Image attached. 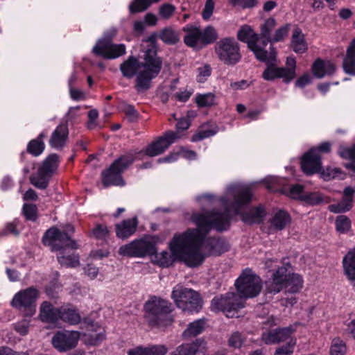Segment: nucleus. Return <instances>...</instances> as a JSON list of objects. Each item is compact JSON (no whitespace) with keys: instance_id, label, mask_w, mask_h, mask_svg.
<instances>
[{"instance_id":"45","label":"nucleus","mask_w":355,"mask_h":355,"mask_svg":"<svg viewBox=\"0 0 355 355\" xmlns=\"http://www.w3.org/2000/svg\"><path fill=\"white\" fill-rule=\"evenodd\" d=\"M339 155L343 158L351 159V162L345 166L347 168H350L355 171V146L351 148H341L339 150Z\"/></svg>"},{"instance_id":"2","label":"nucleus","mask_w":355,"mask_h":355,"mask_svg":"<svg viewBox=\"0 0 355 355\" xmlns=\"http://www.w3.org/2000/svg\"><path fill=\"white\" fill-rule=\"evenodd\" d=\"M142 61L129 56L120 65L122 75L127 78H135V89L143 92L149 89L151 82L158 76L163 65L162 58L158 56L155 39L151 36L144 42Z\"/></svg>"},{"instance_id":"53","label":"nucleus","mask_w":355,"mask_h":355,"mask_svg":"<svg viewBox=\"0 0 355 355\" xmlns=\"http://www.w3.org/2000/svg\"><path fill=\"white\" fill-rule=\"evenodd\" d=\"M211 69L209 64H205L198 68L197 80L199 83H204L210 76Z\"/></svg>"},{"instance_id":"16","label":"nucleus","mask_w":355,"mask_h":355,"mask_svg":"<svg viewBox=\"0 0 355 355\" xmlns=\"http://www.w3.org/2000/svg\"><path fill=\"white\" fill-rule=\"evenodd\" d=\"M211 309L221 311L227 317H233L235 312L244 306V302L234 293H228L225 297H215L211 303Z\"/></svg>"},{"instance_id":"26","label":"nucleus","mask_w":355,"mask_h":355,"mask_svg":"<svg viewBox=\"0 0 355 355\" xmlns=\"http://www.w3.org/2000/svg\"><path fill=\"white\" fill-rule=\"evenodd\" d=\"M355 190L347 187L343 191V197L340 202L329 206V210L334 213H342L349 211L352 207L353 196Z\"/></svg>"},{"instance_id":"40","label":"nucleus","mask_w":355,"mask_h":355,"mask_svg":"<svg viewBox=\"0 0 355 355\" xmlns=\"http://www.w3.org/2000/svg\"><path fill=\"white\" fill-rule=\"evenodd\" d=\"M45 136L44 132H41L36 139L31 140L27 146V151L34 156L41 155L45 148L43 141Z\"/></svg>"},{"instance_id":"59","label":"nucleus","mask_w":355,"mask_h":355,"mask_svg":"<svg viewBox=\"0 0 355 355\" xmlns=\"http://www.w3.org/2000/svg\"><path fill=\"white\" fill-rule=\"evenodd\" d=\"M289 195L293 198H297L302 200V196L304 195L303 187L300 184H295L291 187Z\"/></svg>"},{"instance_id":"63","label":"nucleus","mask_w":355,"mask_h":355,"mask_svg":"<svg viewBox=\"0 0 355 355\" xmlns=\"http://www.w3.org/2000/svg\"><path fill=\"white\" fill-rule=\"evenodd\" d=\"M12 234L13 235H18L19 232L16 229V223L14 221L12 223H8L5 229L0 233L1 235H8Z\"/></svg>"},{"instance_id":"39","label":"nucleus","mask_w":355,"mask_h":355,"mask_svg":"<svg viewBox=\"0 0 355 355\" xmlns=\"http://www.w3.org/2000/svg\"><path fill=\"white\" fill-rule=\"evenodd\" d=\"M180 156L189 159H194L196 157V154L193 150H189L181 147L178 152L171 153L169 155L164 158H159L157 161L159 163L173 162L177 160Z\"/></svg>"},{"instance_id":"21","label":"nucleus","mask_w":355,"mask_h":355,"mask_svg":"<svg viewBox=\"0 0 355 355\" xmlns=\"http://www.w3.org/2000/svg\"><path fill=\"white\" fill-rule=\"evenodd\" d=\"M294 331L292 327L266 331L262 334L261 340L266 345L277 344L289 338Z\"/></svg>"},{"instance_id":"22","label":"nucleus","mask_w":355,"mask_h":355,"mask_svg":"<svg viewBox=\"0 0 355 355\" xmlns=\"http://www.w3.org/2000/svg\"><path fill=\"white\" fill-rule=\"evenodd\" d=\"M68 139L69 128L67 121L59 124L52 132L49 144L52 148L61 150L66 146Z\"/></svg>"},{"instance_id":"50","label":"nucleus","mask_w":355,"mask_h":355,"mask_svg":"<svg viewBox=\"0 0 355 355\" xmlns=\"http://www.w3.org/2000/svg\"><path fill=\"white\" fill-rule=\"evenodd\" d=\"M296 340L291 339L286 345L276 349L274 355H292Z\"/></svg>"},{"instance_id":"49","label":"nucleus","mask_w":355,"mask_h":355,"mask_svg":"<svg viewBox=\"0 0 355 355\" xmlns=\"http://www.w3.org/2000/svg\"><path fill=\"white\" fill-rule=\"evenodd\" d=\"M175 7L170 3L162 4L159 8V16L164 19H170L175 12Z\"/></svg>"},{"instance_id":"3","label":"nucleus","mask_w":355,"mask_h":355,"mask_svg":"<svg viewBox=\"0 0 355 355\" xmlns=\"http://www.w3.org/2000/svg\"><path fill=\"white\" fill-rule=\"evenodd\" d=\"M191 234L192 231L175 234L168 245L171 252L163 251L155 255L157 264L162 267H168L175 261L179 260L189 267H196L202 261V255Z\"/></svg>"},{"instance_id":"30","label":"nucleus","mask_w":355,"mask_h":355,"mask_svg":"<svg viewBox=\"0 0 355 355\" xmlns=\"http://www.w3.org/2000/svg\"><path fill=\"white\" fill-rule=\"evenodd\" d=\"M335 70V64L329 60L324 61L321 59H317L312 65L313 74L318 78L331 75Z\"/></svg>"},{"instance_id":"18","label":"nucleus","mask_w":355,"mask_h":355,"mask_svg":"<svg viewBox=\"0 0 355 355\" xmlns=\"http://www.w3.org/2000/svg\"><path fill=\"white\" fill-rule=\"evenodd\" d=\"M180 137L181 135L178 132L168 131L163 136L148 145L144 150V153L149 157L157 156L164 153Z\"/></svg>"},{"instance_id":"38","label":"nucleus","mask_w":355,"mask_h":355,"mask_svg":"<svg viewBox=\"0 0 355 355\" xmlns=\"http://www.w3.org/2000/svg\"><path fill=\"white\" fill-rule=\"evenodd\" d=\"M205 327V320L204 319L195 320L188 325V327L183 332L182 336L184 339L195 337L204 331Z\"/></svg>"},{"instance_id":"64","label":"nucleus","mask_w":355,"mask_h":355,"mask_svg":"<svg viewBox=\"0 0 355 355\" xmlns=\"http://www.w3.org/2000/svg\"><path fill=\"white\" fill-rule=\"evenodd\" d=\"M85 272L90 279H94L98 274V268L92 265H87L85 268Z\"/></svg>"},{"instance_id":"7","label":"nucleus","mask_w":355,"mask_h":355,"mask_svg":"<svg viewBox=\"0 0 355 355\" xmlns=\"http://www.w3.org/2000/svg\"><path fill=\"white\" fill-rule=\"evenodd\" d=\"M182 31L184 33V44L196 50L214 43L218 37L216 30L211 25L202 30L199 26L189 24L183 27Z\"/></svg>"},{"instance_id":"1","label":"nucleus","mask_w":355,"mask_h":355,"mask_svg":"<svg viewBox=\"0 0 355 355\" xmlns=\"http://www.w3.org/2000/svg\"><path fill=\"white\" fill-rule=\"evenodd\" d=\"M252 193L250 189L241 184H230L227 187L225 195L216 198L211 194H205L197 198L204 205L205 202L214 204L218 201L223 207V211L213 209L210 211L194 212L191 216V221L196 228H190L191 235L197 243V247L202 255V261L196 265H201L208 255H219L227 250L225 242L216 238H207V234L212 229L223 231L227 229L231 218L230 211L235 214L239 213L242 207L250 202Z\"/></svg>"},{"instance_id":"14","label":"nucleus","mask_w":355,"mask_h":355,"mask_svg":"<svg viewBox=\"0 0 355 355\" xmlns=\"http://www.w3.org/2000/svg\"><path fill=\"white\" fill-rule=\"evenodd\" d=\"M58 162L59 157L57 154L53 153L49 155L39 168L37 173L31 175L30 178L31 183L37 188L46 189L49 184V178L58 168Z\"/></svg>"},{"instance_id":"13","label":"nucleus","mask_w":355,"mask_h":355,"mask_svg":"<svg viewBox=\"0 0 355 355\" xmlns=\"http://www.w3.org/2000/svg\"><path fill=\"white\" fill-rule=\"evenodd\" d=\"M276 26L277 21L273 17L266 19L260 26V34L259 35L261 39L260 42L261 46H263V49H266L268 43L272 44L274 43L282 42L287 37L291 29V24H286L279 27L272 35V33Z\"/></svg>"},{"instance_id":"8","label":"nucleus","mask_w":355,"mask_h":355,"mask_svg":"<svg viewBox=\"0 0 355 355\" xmlns=\"http://www.w3.org/2000/svg\"><path fill=\"white\" fill-rule=\"evenodd\" d=\"M171 298L176 306L184 311L198 312L202 307L200 295L195 291L180 284L173 287Z\"/></svg>"},{"instance_id":"25","label":"nucleus","mask_w":355,"mask_h":355,"mask_svg":"<svg viewBox=\"0 0 355 355\" xmlns=\"http://www.w3.org/2000/svg\"><path fill=\"white\" fill-rule=\"evenodd\" d=\"M291 223L289 214L283 210L275 212L269 220L270 227L268 233L282 230Z\"/></svg>"},{"instance_id":"48","label":"nucleus","mask_w":355,"mask_h":355,"mask_svg":"<svg viewBox=\"0 0 355 355\" xmlns=\"http://www.w3.org/2000/svg\"><path fill=\"white\" fill-rule=\"evenodd\" d=\"M302 200L308 204L314 205L322 202L323 198L320 193L317 192H313L304 193V195L302 196Z\"/></svg>"},{"instance_id":"5","label":"nucleus","mask_w":355,"mask_h":355,"mask_svg":"<svg viewBox=\"0 0 355 355\" xmlns=\"http://www.w3.org/2000/svg\"><path fill=\"white\" fill-rule=\"evenodd\" d=\"M302 277L296 273H288L286 266L278 268L272 279L266 282L268 293H277L283 288L291 293H298L303 287Z\"/></svg>"},{"instance_id":"24","label":"nucleus","mask_w":355,"mask_h":355,"mask_svg":"<svg viewBox=\"0 0 355 355\" xmlns=\"http://www.w3.org/2000/svg\"><path fill=\"white\" fill-rule=\"evenodd\" d=\"M137 225L138 220L136 216L123 220L115 225L116 235L121 239H127L135 233Z\"/></svg>"},{"instance_id":"33","label":"nucleus","mask_w":355,"mask_h":355,"mask_svg":"<svg viewBox=\"0 0 355 355\" xmlns=\"http://www.w3.org/2000/svg\"><path fill=\"white\" fill-rule=\"evenodd\" d=\"M291 46L297 53H304L308 49L304 35L299 28H295L293 31Z\"/></svg>"},{"instance_id":"37","label":"nucleus","mask_w":355,"mask_h":355,"mask_svg":"<svg viewBox=\"0 0 355 355\" xmlns=\"http://www.w3.org/2000/svg\"><path fill=\"white\" fill-rule=\"evenodd\" d=\"M203 340H196L191 343L183 344L178 347L170 355H196Z\"/></svg>"},{"instance_id":"57","label":"nucleus","mask_w":355,"mask_h":355,"mask_svg":"<svg viewBox=\"0 0 355 355\" xmlns=\"http://www.w3.org/2000/svg\"><path fill=\"white\" fill-rule=\"evenodd\" d=\"M37 208L33 205H24L23 211L28 220H35L36 218Z\"/></svg>"},{"instance_id":"51","label":"nucleus","mask_w":355,"mask_h":355,"mask_svg":"<svg viewBox=\"0 0 355 355\" xmlns=\"http://www.w3.org/2000/svg\"><path fill=\"white\" fill-rule=\"evenodd\" d=\"M121 110L124 112L129 121L133 122L138 119L139 114L132 105H123Z\"/></svg>"},{"instance_id":"58","label":"nucleus","mask_w":355,"mask_h":355,"mask_svg":"<svg viewBox=\"0 0 355 355\" xmlns=\"http://www.w3.org/2000/svg\"><path fill=\"white\" fill-rule=\"evenodd\" d=\"M340 173V170L338 168H327L322 173V176L324 180H330L336 178Z\"/></svg>"},{"instance_id":"27","label":"nucleus","mask_w":355,"mask_h":355,"mask_svg":"<svg viewBox=\"0 0 355 355\" xmlns=\"http://www.w3.org/2000/svg\"><path fill=\"white\" fill-rule=\"evenodd\" d=\"M85 341L88 345H96L105 338V330L96 323H90L84 334Z\"/></svg>"},{"instance_id":"32","label":"nucleus","mask_w":355,"mask_h":355,"mask_svg":"<svg viewBox=\"0 0 355 355\" xmlns=\"http://www.w3.org/2000/svg\"><path fill=\"white\" fill-rule=\"evenodd\" d=\"M344 274L350 281L355 280V247L350 250L343 259Z\"/></svg>"},{"instance_id":"44","label":"nucleus","mask_w":355,"mask_h":355,"mask_svg":"<svg viewBox=\"0 0 355 355\" xmlns=\"http://www.w3.org/2000/svg\"><path fill=\"white\" fill-rule=\"evenodd\" d=\"M216 96L214 93L209 92L206 94H197L196 96V103L198 107H210L214 105Z\"/></svg>"},{"instance_id":"6","label":"nucleus","mask_w":355,"mask_h":355,"mask_svg":"<svg viewBox=\"0 0 355 355\" xmlns=\"http://www.w3.org/2000/svg\"><path fill=\"white\" fill-rule=\"evenodd\" d=\"M145 318L152 326H167L173 319L169 313L173 311L170 302L157 296H152L144 305Z\"/></svg>"},{"instance_id":"46","label":"nucleus","mask_w":355,"mask_h":355,"mask_svg":"<svg viewBox=\"0 0 355 355\" xmlns=\"http://www.w3.org/2000/svg\"><path fill=\"white\" fill-rule=\"evenodd\" d=\"M336 227L338 232L345 233L350 229L351 222L347 216H339L336 220Z\"/></svg>"},{"instance_id":"35","label":"nucleus","mask_w":355,"mask_h":355,"mask_svg":"<svg viewBox=\"0 0 355 355\" xmlns=\"http://www.w3.org/2000/svg\"><path fill=\"white\" fill-rule=\"evenodd\" d=\"M266 211L261 207L252 208L242 215V220L247 223H258L262 221Z\"/></svg>"},{"instance_id":"47","label":"nucleus","mask_w":355,"mask_h":355,"mask_svg":"<svg viewBox=\"0 0 355 355\" xmlns=\"http://www.w3.org/2000/svg\"><path fill=\"white\" fill-rule=\"evenodd\" d=\"M295 77L294 70L286 67H277V78L283 79L284 83H290Z\"/></svg>"},{"instance_id":"23","label":"nucleus","mask_w":355,"mask_h":355,"mask_svg":"<svg viewBox=\"0 0 355 355\" xmlns=\"http://www.w3.org/2000/svg\"><path fill=\"white\" fill-rule=\"evenodd\" d=\"M321 157L315 149L305 153L301 161V168L306 175L318 172L321 168Z\"/></svg>"},{"instance_id":"61","label":"nucleus","mask_w":355,"mask_h":355,"mask_svg":"<svg viewBox=\"0 0 355 355\" xmlns=\"http://www.w3.org/2000/svg\"><path fill=\"white\" fill-rule=\"evenodd\" d=\"M312 78L310 74L305 73L300 76L296 81L295 85L298 87H304L311 82Z\"/></svg>"},{"instance_id":"29","label":"nucleus","mask_w":355,"mask_h":355,"mask_svg":"<svg viewBox=\"0 0 355 355\" xmlns=\"http://www.w3.org/2000/svg\"><path fill=\"white\" fill-rule=\"evenodd\" d=\"M265 60H259L261 62H266L267 67L263 72L262 77L266 80H273L277 78V67L276 65L275 51L271 47V51L268 54L266 51Z\"/></svg>"},{"instance_id":"28","label":"nucleus","mask_w":355,"mask_h":355,"mask_svg":"<svg viewBox=\"0 0 355 355\" xmlns=\"http://www.w3.org/2000/svg\"><path fill=\"white\" fill-rule=\"evenodd\" d=\"M61 307L55 308L49 302H44L40 311V318L42 321L55 323L60 320Z\"/></svg>"},{"instance_id":"43","label":"nucleus","mask_w":355,"mask_h":355,"mask_svg":"<svg viewBox=\"0 0 355 355\" xmlns=\"http://www.w3.org/2000/svg\"><path fill=\"white\" fill-rule=\"evenodd\" d=\"M347 347L345 342L339 337L334 338L329 346V355H345Z\"/></svg>"},{"instance_id":"20","label":"nucleus","mask_w":355,"mask_h":355,"mask_svg":"<svg viewBox=\"0 0 355 355\" xmlns=\"http://www.w3.org/2000/svg\"><path fill=\"white\" fill-rule=\"evenodd\" d=\"M80 338V333L76 331H60L52 338V345L59 352L74 348Z\"/></svg>"},{"instance_id":"55","label":"nucleus","mask_w":355,"mask_h":355,"mask_svg":"<svg viewBox=\"0 0 355 355\" xmlns=\"http://www.w3.org/2000/svg\"><path fill=\"white\" fill-rule=\"evenodd\" d=\"M215 3L213 0H207L205 8L202 12V19L205 20H209L211 17L214 10Z\"/></svg>"},{"instance_id":"56","label":"nucleus","mask_w":355,"mask_h":355,"mask_svg":"<svg viewBox=\"0 0 355 355\" xmlns=\"http://www.w3.org/2000/svg\"><path fill=\"white\" fill-rule=\"evenodd\" d=\"M231 4L234 6H239L242 8H249L254 7L257 3V0H230Z\"/></svg>"},{"instance_id":"31","label":"nucleus","mask_w":355,"mask_h":355,"mask_svg":"<svg viewBox=\"0 0 355 355\" xmlns=\"http://www.w3.org/2000/svg\"><path fill=\"white\" fill-rule=\"evenodd\" d=\"M343 68L346 73L355 76V38L351 41L347 49Z\"/></svg>"},{"instance_id":"42","label":"nucleus","mask_w":355,"mask_h":355,"mask_svg":"<svg viewBox=\"0 0 355 355\" xmlns=\"http://www.w3.org/2000/svg\"><path fill=\"white\" fill-rule=\"evenodd\" d=\"M159 38L166 44H174L179 41V33L172 27H166L159 32Z\"/></svg>"},{"instance_id":"34","label":"nucleus","mask_w":355,"mask_h":355,"mask_svg":"<svg viewBox=\"0 0 355 355\" xmlns=\"http://www.w3.org/2000/svg\"><path fill=\"white\" fill-rule=\"evenodd\" d=\"M166 352L167 348L164 345H153L148 348L138 347L130 350L128 355H166Z\"/></svg>"},{"instance_id":"10","label":"nucleus","mask_w":355,"mask_h":355,"mask_svg":"<svg viewBox=\"0 0 355 355\" xmlns=\"http://www.w3.org/2000/svg\"><path fill=\"white\" fill-rule=\"evenodd\" d=\"M155 237L145 236L121 246L119 254L129 257L143 258L155 253Z\"/></svg>"},{"instance_id":"41","label":"nucleus","mask_w":355,"mask_h":355,"mask_svg":"<svg viewBox=\"0 0 355 355\" xmlns=\"http://www.w3.org/2000/svg\"><path fill=\"white\" fill-rule=\"evenodd\" d=\"M218 131L216 125H203L201 128L195 133L191 141L196 142L216 135Z\"/></svg>"},{"instance_id":"36","label":"nucleus","mask_w":355,"mask_h":355,"mask_svg":"<svg viewBox=\"0 0 355 355\" xmlns=\"http://www.w3.org/2000/svg\"><path fill=\"white\" fill-rule=\"evenodd\" d=\"M60 320L69 324L75 325L80 322L81 318L76 309L68 306H62Z\"/></svg>"},{"instance_id":"11","label":"nucleus","mask_w":355,"mask_h":355,"mask_svg":"<svg viewBox=\"0 0 355 355\" xmlns=\"http://www.w3.org/2000/svg\"><path fill=\"white\" fill-rule=\"evenodd\" d=\"M215 51L218 59L226 65H235L242 58L240 45L233 37L220 39L216 44Z\"/></svg>"},{"instance_id":"62","label":"nucleus","mask_w":355,"mask_h":355,"mask_svg":"<svg viewBox=\"0 0 355 355\" xmlns=\"http://www.w3.org/2000/svg\"><path fill=\"white\" fill-rule=\"evenodd\" d=\"M98 113L96 110H92L88 113L89 121L87 123V127L89 129H93L96 126V119L98 118Z\"/></svg>"},{"instance_id":"54","label":"nucleus","mask_w":355,"mask_h":355,"mask_svg":"<svg viewBox=\"0 0 355 355\" xmlns=\"http://www.w3.org/2000/svg\"><path fill=\"white\" fill-rule=\"evenodd\" d=\"M93 235L98 239H105L109 235V230L105 225H97L92 231Z\"/></svg>"},{"instance_id":"9","label":"nucleus","mask_w":355,"mask_h":355,"mask_svg":"<svg viewBox=\"0 0 355 355\" xmlns=\"http://www.w3.org/2000/svg\"><path fill=\"white\" fill-rule=\"evenodd\" d=\"M136 157L134 154L128 153L115 160L110 167L102 173L103 185L105 187L110 185H124L121 173L132 164Z\"/></svg>"},{"instance_id":"52","label":"nucleus","mask_w":355,"mask_h":355,"mask_svg":"<svg viewBox=\"0 0 355 355\" xmlns=\"http://www.w3.org/2000/svg\"><path fill=\"white\" fill-rule=\"evenodd\" d=\"M244 340V337L240 333L234 332L230 337L228 343L232 347L240 348L243 345Z\"/></svg>"},{"instance_id":"15","label":"nucleus","mask_w":355,"mask_h":355,"mask_svg":"<svg viewBox=\"0 0 355 355\" xmlns=\"http://www.w3.org/2000/svg\"><path fill=\"white\" fill-rule=\"evenodd\" d=\"M237 39L247 43L248 48L254 53L257 60H265L266 50L261 46V39L249 25L242 26L237 32Z\"/></svg>"},{"instance_id":"19","label":"nucleus","mask_w":355,"mask_h":355,"mask_svg":"<svg viewBox=\"0 0 355 355\" xmlns=\"http://www.w3.org/2000/svg\"><path fill=\"white\" fill-rule=\"evenodd\" d=\"M92 51L104 58L115 59L125 53V46L123 44H114L109 40H99Z\"/></svg>"},{"instance_id":"12","label":"nucleus","mask_w":355,"mask_h":355,"mask_svg":"<svg viewBox=\"0 0 355 355\" xmlns=\"http://www.w3.org/2000/svg\"><path fill=\"white\" fill-rule=\"evenodd\" d=\"M239 298H252L259 295L262 284L261 279L250 270H245L235 282Z\"/></svg>"},{"instance_id":"4","label":"nucleus","mask_w":355,"mask_h":355,"mask_svg":"<svg viewBox=\"0 0 355 355\" xmlns=\"http://www.w3.org/2000/svg\"><path fill=\"white\" fill-rule=\"evenodd\" d=\"M43 241L45 245L51 246L53 251L59 252L57 259L61 266L75 268L79 265V257L75 253L65 254V250L76 249L78 245L75 241L65 232L56 227L50 228L45 233Z\"/></svg>"},{"instance_id":"60","label":"nucleus","mask_w":355,"mask_h":355,"mask_svg":"<svg viewBox=\"0 0 355 355\" xmlns=\"http://www.w3.org/2000/svg\"><path fill=\"white\" fill-rule=\"evenodd\" d=\"M29 322L27 320H23L15 324V329L21 335H26L28 333Z\"/></svg>"},{"instance_id":"17","label":"nucleus","mask_w":355,"mask_h":355,"mask_svg":"<svg viewBox=\"0 0 355 355\" xmlns=\"http://www.w3.org/2000/svg\"><path fill=\"white\" fill-rule=\"evenodd\" d=\"M37 297V290L30 287L15 294L11 304L12 306L17 309L24 308L26 315L30 317L35 312V301Z\"/></svg>"}]
</instances>
